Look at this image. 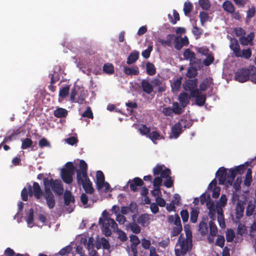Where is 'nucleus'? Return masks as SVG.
I'll return each instance as SVG.
<instances>
[{"label":"nucleus","instance_id":"f257e3e1","mask_svg":"<svg viewBox=\"0 0 256 256\" xmlns=\"http://www.w3.org/2000/svg\"><path fill=\"white\" fill-rule=\"evenodd\" d=\"M256 156L249 162L235 166L234 168L227 169L224 167H220L216 173V178L219 181L220 184L224 185V190L226 192H237L240 190L242 178L241 176L235 178L238 175H242L248 170V168L252 170L254 166L253 163Z\"/></svg>","mask_w":256,"mask_h":256},{"label":"nucleus","instance_id":"f03ea898","mask_svg":"<svg viewBox=\"0 0 256 256\" xmlns=\"http://www.w3.org/2000/svg\"><path fill=\"white\" fill-rule=\"evenodd\" d=\"M154 178V189L150 190V192H160V186L162 184L163 178H165L171 174L170 168H166L164 164H157L152 169Z\"/></svg>","mask_w":256,"mask_h":256},{"label":"nucleus","instance_id":"7ed1b4c3","mask_svg":"<svg viewBox=\"0 0 256 256\" xmlns=\"http://www.w3.org/2000/svg\"><path fill=\"white\" fill-rule=\"evenodd\" d=\"M43 182L44 192H70L68 190H64L62 182L59 179L46 177L44 178Z\"/></svg>","mask_w":256,"mask_h":256},{"label":"nucleus","instance_id":"20e7f679","mask_svg":"<svg viewBox=\"0 0 256 256\" xmlns=\"http://www.w3.org/2000/svg\"><path fill=\"white\" fill-rule=\"evenodd\" d=\"M76 168L72 162H67L64 168L61 169L60 176L62 180L67 184L72 182V176L74 174Z\"/></svg>","mask_w":256,"mask_h":256},{"label":"nucleus","instance_id":"39448f33","mask_svg":"<svg viewBox=\"0 0 256 256\" xmlns=\"http://www.w3.org/2000/svg\"><path fill=\"white\" fill-rule=\"evenodd\" d=\"M96 188L99 192H108L110 188V184L105 180V176L103 172L98 170L96 172Z\"/></svg>","mask_w":256,"mask_h":256},{"label":"nucleus","instance_id":"423d86ee","mask_svg":"<svg viewBox=\"0 0 256 256\" xmlns=\"http://www.w3.org/2000/svg\"><path fill=\"white\" fill-rule=\"evenodd\" d=\"M85 100L84 90L82 88L74 85L72 89L70 100L72 102L82 104Z\"/></svg>","mask_w":256,"mask_h":256},{"label":"nucleus","instance_id":"0eeeda50","mask_svg":"<svg viewBox=\"0 0 256 256\" xmlns=\"http://www.w3.org/2000/svg\"><path fill=\"white\" fill-rule=\"evenodd\" d=\"M142 180L139 177H135L132 179L129 180L126 184L123 186V190L125 192L129 190V188L131 191L136 192L140 190V192L142 189Z\"/></svg>","mask_w":256,"mask_h":256},{"label":"nucleus","instance_id":"6e6552de","mask_svg":"<svg viewBox=\"0 0 256 256\" xmlns=\"http://www.w3.org/2000/svg\"><path fill=\"white\" fill-rule=\"evenodd\" d=\"M182 235H180L178 242L180 243V248L175 249L176 256H184L191 249L192 246V240L185 238L180 240Z\"/></svg>","mask_w":256,"mask_h":256},{"label":"nucleus","instance_id":"1a4fd4ad","mask_svg":"<svg viewBox=\"0 0 256 256\" xmlns=\"http://www.w3.org/2000/svg\"><path fill=\"white\" fill-rule=\"evenodd\" d=\"M76 181L78 186H82L85 192H94L92 182L86 175V176H80V174L76 176Z\"/></svg>","mask_w":256,"mask_h":256},{"label":"nucleus","instance_id":"9d476101","mask_svg":"<svg viewBox=\"0 0 256 256\" xmlns=\"http://www.w3.org/2000/svg\"><path fill=\"white\" fill-rule=\"evenodd\" d=\"M234 79L240 82H244L250 80L249 66L248 68H239L234 74Z\"/></svg>","mask_w":256,"mask_h":256},{"label":"nucleus","instance_id":"9b49d317","mask_svg":"<svg viewBox=\"0 0 256 256\" xmlns=\"http://www.w3.org/2000/svg\"><path fill=\"white\" fill-rule=\"evenodd\" d=\"M64 204L66 206L68 207L66 208V210L68 212L70 213L74 210V198L72 194V193H64Z\"/></svg>","mask_w":256,"mask_h":256},{"label":"nucleus","instance_id":"f8f14e48","mask_svg":"<svg viewBox=\"0 0 256 256\" xmlns=\"http://www.w3.org/2000/svg\"><path fill=\"white\" fill-rule=\"evenodd\" d=\"M191 96L196 98V103L198 106H202L205 104L206 96L205 94H202L198 89L192 92Z\"/></svg>","mask_w":256,"mask_h":256},{"label":"nucleus","instance_id":"ddd939ff","mask_svg":"<svg viewBox=\"0 0 256 256\" xmlns=\"http://www.w3.org/2000/svg\"><path fill=\"white\" fill-rule=\"evenodd\" d=\"M143 181L142 189L141 192H148L149 188H151L152 184V189H154V178L150 174L145 176L142 179Z\"/></svg>","mask_w":256,"mask_h":256},{"label":"nucleus","instance_id":"4468645a","mask_svg":"<svg viewBox=\"0 0 256 256\" xmlns=\"http://www.w3.org/2000/svg\"><path fill=\"white\" fill-rule=\"evenodd\" d=\"M198 84V79L194 78L192 80H186L183 84V88L186 91H190L191 94L194 90H196Z\"/></svg>","mask_w":256,"mask_h":256},{"label":"nucleus","instance_id":"2eb2a0df","mask_svg":"<svg viewBox=\"0 0 256 256\" xmlns=\"http://www.w3.org/2000/svg\"><path fill=\"white\" fill-rule=\"evenodd\" d=\"M182 126L180 122H178L172 127L170 138H177L182 132Z\"/></svg>","mask_w":256,"mask_h":256},{"label":"nucleus","instance_id":"dca6fc26","mask_svg":"<svg viewBox=\"0 0 256 256\" xmlns=\"http://www.w3.org/2000/svg\"><path fill=\"white\" fill-rule=\"evenodd\" d=\"M219 181L217 178H215L209 184L207 190L208 192H220L221 188L220 186ZM223 186L222 184H221Z\"/></svg>","mask_w":256,"mask_h":256},{"label":"nucleus","instance_id":"f3484780","mask_svg":"<svg viewBox=\"0 0 256 256\" xmlns=\"http://www.w3.org/2000/svg\"><path fill=\"white\" fill-rule=\"evenodd\" d=\"M80 169L76 170V176L80 174V176H86L88 175V164L86 162L82 160H80L79 162Z\"/></svg>","mask_w":256,"mask_h":256},{"label":"nucleus","instance_id":"a211bd4d","mask_svg":"<svg viewBox=\"0 0 256 256\" xmlns=\"http://www.w3.org/2000/svg\"><path fill=\"white\" fill-rule=\"evenodd\" d=\"M98 223L102 226V231L105 236H110L112 234V232L110 228V226L108 224V219L104 221L102 218H99Z\"/></svg>","mask_w":256,"mask_h":256},{"label":"nucleus","instance_id":"6ab92c4d","mask_svg":"<svg viewBox=\"0 0 256 256\" xmlns=\"http://www.w3.org/2000/svg\"><path fill=\"white\" fill-rule=\"evenodd\" d=\"M189 42L186 36L181 38L180 40L174 36V48L177 50H180L183 46H186L188 44Z\"/></svg>","mask_w":256,"mask_h":256},{"label":"nucleus","instance_id":"aec40b11","mask_svg":"<svg viewBox=\"0 0 256 256\" xmlns=\"http://www.w3.org/2000/svg\"><path fill=\"white\" fill-rule=\"evenodd\" d=\"M123 72L128 76H137L140 72L138 68L136 66L129 67L126 65L123 66Z\"/></svg>","mask_w":256,"mask_h":256},{"label":"nucleus","instance_id":"412c9836","mask_svg":"<svg viewBox=\"0 0 256 256\" xmlns=\"http://www.w3.org/2000/svg\"><path fill=\"white\" fill-rule=\"evenodd\" d=\"M254 38V32H250L246 36H242L240 38V41L241 44L243 46H247L249 44L252 45V40Z\"/></svg>","mask_w":256,"mask_h":256},{"label":"nucleus","instance_id":"4be33fe9","mask_svg":"<svg viewBox=\"0 0 256 256\" xmlns=\"http://www.w3.org/2000/svg\"><path fill=\"white\" fill-rule=\"evenodd\" d=\"M44 198L50 209L53 208L56 204V200L53 193H44Z\"/></svg>","mask_w":256,"mask_h":256},{"label":"nucleus","instance_id":"5701e85b","mask_svg":"<svg viewBox=\"0 0 256 256\" xmlns=\"http://www.w3.org/2000/svg\"><path fill=\"white\" fill-rule=\"evenodd\" d=\"M166 40H164L162 38H158V42L161 44V45L164 47L166 46L168 47H172V41L174 38V36L172 34H168L166 36Z\"/></svg>","mask_w":256,"mask_h":256},{"label":"nucleus","instance_id":"b1692460","mask_svg":"<svg viewBox=\"0 0 256 256\" xmlns=\"http://www.w3.org/2000/svg\"><path fill=\"white\" fill-rule=\"evenodd\" d=\"M150 215L147 214H141L137 218V222L142 226H147L150 223Z\"/></svg>","mask_w":256,"mask_h":256},{"label":"nucleus","instance_id":"393cba45","mask_svg":"<svg viewBox=\"0 0 256 256\" xmlns=\"http://www.w3.org/2000/svg\"><path fill=\"white\" fill-rule=\"evenodd\" d=\"M190 96L187 93H180L178 96V100L182 108H184L190 102Z\"/></svg>","mask_w":256,"mask_h":256},{"label":"nucleus","instance_id":"a878e982","mask_svg":"<svg viewBox=\"0 0 256 256\" xmlns=\"http://www.w3.org/2000/svg\"><path fill=\"white\" fill-rule=\"evenodd\" d=\"M142 90L147 94H150L153 91V87L147 80H142L141 82Z\"/></svg>","mask_w":256,"mask_h":256},{"label":"nucleus","instance_id":"bb28decb","mask_svg":"<svg viewBox=\"0 0 256 256\" xmlns=\"http://www.w3.org/2000/svg\"><path fill=\"white\" fill-rule=\"evenodd\" d=\"M212 80V78L210 77L206 78L204 79L200 85V90H206L213 84Z\"/></svg>","mask_w":256,"mask_h":256},{"label":"nucleus","instance_id":"cd10ccee","mask_svg":"<svg viewBox=\"0 0 256 256\" xmlns=\"http://www.w3.org/2000/svg\"><path fill=\"white\" fill-rule=\"evenodd\" d=\"M140 53L137 50H134L130 53L127 58L126 63L131 64L134 63L139 58Z\"/></svg>","mask_w":256,"mask_h":256},{"label":"nucleus","instance_id":"c85d7f7f","mask_svg":"<svg viewBox=\"0 0 256 256\" xmlns=\"http://www.w3.org/2000/svg\"><path fill=\"white\" fill-rule=\"evenodd\" d=\"M252 182V171L250 168H248L244 176V186L246 187L250 186Z\"/></svg>","mask_w":256,"mask_h":256},{"label":"nucleus","instance_id":"c756f323","mask_svg":"<svg viewBox=\"0 0 256 256\" xmlns=\"http://www.w3.org/2000/svg\"><path fill=\"white\" fill-rule=\"evenodd\" d=\"M230 47L232 50L234 56H236L238 53L240 52V46L238 41L236 39L232 40L230 42Z\"/></svg>","mask_w":256,"mask_h":256},{"label":"nucleus","instance_id":"7c9ffc66","mask_svg":"<svg viewBox=\"0 0 256 256\" xmlns=\"http://www.w3.org/2000/svg\"><path fill=\"white\" fill-rule=\"evenodd\" d=\"M222 8L226 12L230 14H232L235 10L234 5L229 0H226L223 2Z\"/></svg>","mask_w":256,"mask_h":256},{"label":"nucleus","instance_id":"2f4dec72","mask_svg":"<svg viewBox=\"0 0 256 256\" xmlns=\"http://www.w3.org/2000/svg\"><path fill=\"white\" fill-rule=\"evenodd\" d=\"M252 55V50L250 48L244 49L242 51L240 50V52L238 53L236 57L242 58L245 59H249Z\"/></svg>","mask_w":256,"mask_h":256},{"label":"nucleus","instance_id":"473e14b6","mask_svg":"<svg viewBox=\"0 0 256 256\" xmlns=\"http://www.w3.org/2000/svg\"><path fill=\"white\" fill-rule=\"evenodd\" d=\"M198 227V230L202 236H204L208 233V228L206 222L204 220L200 221Z\"/></svg>","mask_w":256,"mask_h":256},{"label":"nucleus","instance_id":"72a5a7b5","mask_svg":"<svg viewBox=\"0 0 256 256\" xmlns=\"http://www.w3.org/2000/svg\"><path fill=\"white\" fill-rule=\"evenodd\" d=\"M244 207L240 202H238L236 207V217L238 220H240L243 216Z\"/></svg>","mask_w":256,"mask_h":256},{"label":"nucleus","instance_id":"f704fd0d","mask_svg":"<svg viewBox=\"0 0 256 256\" xmlns=\"http://www.w3.org/2000/svg\"><path fill=\"white\" fill-rule=\"evenodd\" d=\"M68 114L67 110L61 108H57L54 112V116L58 118L66 117Z\"/></svg>","mask_w":256,"mask_h":256},{"label":"nucleus","instance_id":"c9c22d12","mask_svg":"<svg viewBox=\"0 0 256 256\" xmlns=\"http://www.w3.org/2000/svg\"><path fill=\"white\" fill-rule=\"evenodd\" d=\"M103 72L108 74H112L114 72V66L112 64L108 62L104 64L102 68Z\"/></svg>","mask_w":256,"mask_h":256},{"label":"nucleus","instance_id":"e433bc0d","mask_svg":"<svg viewBox=\"0 0 256 256\" xmlns=\"http://www.w3.org/2000/svg\"><path fill=\"white\" fill-rule=\"evenodd\" d=\"M190 214V222L192 223H196L197 222L199 214V210H198V208H192Z\"/></svg>","mask_w":256,"mask_h":256},{"label":"nucleus","instance_id":"4c0bfd02","mask_svg":"<svg viewBox=\"0 0 256 256\" xmlns=\"http://www.w3.org/2000/svg\"><path fill=\"white\" fill-rule=\"evenodd\" d=\"M250 79L252 82L256 84V68L254 65L249 66Z\"/></svg>","mask_w":256,"mask_h":256},{"label":"nucleus","instance_id":"58836bf2","mask_svg":"<svg viewBox=\"0 0 256 256\" xmlns=\"http://www.w3.org/2000/svg\"><path fill=\"white\" fill-rule=\"evenodd\" d=\"M171 174H169L168 176L163 178L165 180L162 181V184L167 188H170L174 186V180L170 176Z\"/></svg>","mask_w":256,"mask_h":256},{"label":"nucleus","instance_id":"ea45409f","mask_svg":"<svg viewBox=\"0 0 256 256\" xmlns=\"http://www.w3.org/2000/svg\"><path fill=\"white\" fill-rule=\"evenodd\" d=\"M148 138H149L152 142L154 143L157 140L164 138V136H162L157 131H152L150 132Z\"/></svg>","mask_w":256,"mask_h":256},{"label":"nucleus","instance_id":"a19ab883","mask_svg":"<svg viewBox=\"0 0 256 256\" xmlns=\"http://www.w3.org/2000/svg\"><path fill=\"white\" fill-rule=\"evenodd\" d=\"M146 73L150 76H154L156 73V69L154 64L150 62L146 64Z\"/></svg>","mask_w":256,"mask_h":256},{"label":"nucleus","instance_id":"79ce46f5","mask_svg":"<svg viewBox=\"0 0 256 256\" xmlns=\"http://www.w3.org/2000/svg\"><path fill=\"white\" fill-rule=\"evenodd\" d=\"M182 78L180 77L174 80L171 84L172 90V91H178L180 90L182 84Z\"/></svg>","mask_w":256,"mask_h":256},{"label":"nucleus","instance_id":"37998d69","mask_svg":"<svg viewBox=\"0 0 256 256\" xmlns=\"http://www.w3.org/2000/svg\"><path fill=\"white\" fill-rule=\"evenodd\" d=\"M70 86L68 85L60 88L58 96L62 98H65L69 94Z\"/></svg>","mask_w":256,"mask_h":256},{"label":"nucleus","instance_id":"c03bdc74","mask_svg":"<svg viewBox=\"0 0 256 256\" xmlns=\"http://www.w3.org/2000/svg\"><path fill=\"white\" fill-rule=\"evenodd\" d=\"M209 227L210 234L213 237L216 236L218 232V228L216 226L212 220L209 222Z\"/></svg>","mask_w":256,"mask_h":256},{"label":"nucleus","instance_id":"a18cd8bd","mask_svg":"<svg viewBox=\"0 0 256 256\" xmlns=\"http://www.w3.org/2000/svg\"><path fill=\"white\" fill-rule=\"evenodd\" d=\"M255 208L256 206L254 204L250 201L246 208V215L248 216H251L253 214Z\"/></svg>","mask_w":256,"mask_h":256},{"label":"nucleus","instance_id":"49530a36","mask_svg":"<svg viewBox=\"0 0 256 256\" xmlns=\"http://www.w3.org/2000/svg\"><path fill=\"white\" fill-rule=\"evenodd\" d=\"M128 227L132 232L135 234H138L140 232L141 228L140 226L136 222H133L130 223Z\"/></svg>","mask_w":256,"mask_h":256},{"label":"nucleus","instance_id":"de8ad7c7","mask_svg":"<svg viewBox=\"0 0 256 256\" xmlns=\"http://www.w3.org/2000/svg\"><path fill=\"white\" fill-rule=\"evenodd\" d=\"M193 8L192 4L189 2H186L184 5V12L186 16L189 14Z\"/></svg>","mask_w":256,"mask_h":256},{"label":"nucleus","instance_id":"09e8293b","mask_svg":"<svg viewBox=\"0 0 256 256\" xmlns=\"http://www.w3.org/2000/svg\"><path fill=\"white\" fill-rule=\"evenodd\" d=\"M138 130L142 135L146 136L148 137L150 132V128L147 127L145 124H142L138 128Z\"/></svg>","mask_w":256,"mask_h":256},{"label":"nucleus","instance_id":"8fccbe9b","mask_svg":"<svg viewBox=\"0 0 256 256\" xmlns=\"http://www.w3.org/2000/svg\"><path fill=\"white\" fill-rule=\"evenodd\" d=\"M33 144L32 140L29 138H26L24 140H22V144L21 148L22 150H26L28 148H30Z\"/></svg>","mask_w":256,"mask_h":256},{"label":"nucleus","instance_id":"3c124183","mask_svg":"<svg viewBox=\"0 0 256 256\" xmlns=\"http://www.w3.org/2000/svg\"><path fill=\"white\" fill-rule=\"evenodd\" d=\"M235 236V234L232 229H228L226 232V237L228 242H232L233 241Z\"/></svg>","mask_w":256,"mask_h":256},{"label":"nucleus","instance_id":"603ef678","mask_svg":"<svg viewBox=\"0 0 256 256\" xmlns=\"http://www.w3.org/2000/svg\"><path fill=\"white\" fill-rule=\"evenodd\" d=\"M34 210L32 208H30L26 220L28 226L30 228H32L33 226L32 224L34 220Z\"/></svg>","mask_w":256,"mask_h":256},{"label":"nucleus","instance_id":"864d4df0","mask_svg":"<svg viewBox=\"0 0 256 256\" xmlns=\"http://www.w3.org/2000/svg\"><path fill=\"white\" fill-rule=\"evenodd\" d=\"M172 110L174 113L176 114H180L182 113V108H181L178 102H174L172 104Z\"/></svg>","mask_w":256,"mask_h":256},{"label":"nucleus","instance_id":"5fc2aeb1","mask_svg":"<svg viewBox=\"0 0 256 256\" xmlns=\"http://www.w3.org/2000/svg\"><path fill=\"white\" fill-rule=\"evenodd\" d=\"M194 52L190 50V48H187L184 50L183 53L184 58L186 60H190L192 56H194Z\"/></svg>","mask_w":256,"mask_h":256},{"label":"nucleus","instance_id":"6e6d98bb","mask_svg":"<svg viewBox=\"0 0 256 256\" xmlns=\"http://www.w3.org/2000/svg\"><path fill=\"white\" fill-rule=\"evenodd\" d=\"M199 4L202 10H208L210 7L209 0H199Z\"/></svg>","mask_w":256,"mask_h":256},{"label":"nucleus","instance_id":"4d7b16f0","mask_svg":"<svg viewBox=\"0 0 256 256\" xmlns=\"http://www.w3.org/2000/svg\"><path fill=\"white\" fill-rule=\"evenodd\" d=\"M205 201L209 210H215L214 202L211 200L210 194L208 195L207 199H205Z\"/></svg>","mask_w":256,"mask_h":256},{"label":"nucleus","instance_id":"13d9d810","mask_svg":"<svg viewBox=\"0 0 256 256\" xmlns=\"http://www.w3.org/2000/svg\"><path fill=\"white\" fill-rule=\"evenodd\" d=\"M246 232L247 230L246 226L242 223L239 224L237 228V234L242 236L243 234H246Z\"/></svg>","mask_w":256,"mask_h":256},{"label":"nucleus","instance_id":"bf43d9fd","mask_svg":"<svg viewBox=\"0 0 256 256\" xmlns=\"http://www.w3.org/2000/svg\"><path fill=\"white\" fill-rule=\"evenodd\" d=\"M182 230V226H176L172 228L171 232V237L176 236L178 235Z\"/></svg>","mask_w":256,"mask_h":256},{"label":"nucleus","instance_id":"052dcab7","mask_svg":"<svg viewBox=\"0 0 256 256\" xmlns=\"http://www.w3.org/2000/svg\"><path fill=\"white\" fill-rule=\"evenodd\" d=\"M116 232L118 234V238L120 240V241L122 242H124L128 240L126 234L124 231L118 229L116 230Z\"/></svg>","mask_w":256,"mask_h":256},{"label":"nucleus","instance_id":"680f3d73","mask_svg":"<svg viewBox=\"0 0 256 256\" xmlns=\"http://www.w3.org/2000/svg\"><path fill=\"white\" fill-rule=\"evenodd\" d=\"M173 15L174 17V19H172V16H170V14H168V16L170 18V22L174 24L176 23L177 21L180 20V16L178 13L177 12V11L175 10H173Z\"/></svg>","mask_w":256,"mask_h":256},{"label":"nucleus","instance_id":"e2e57ef3","mask_svg":"<svg viewBox=\"0 0 256 256\" xmlns=\"http://www.w3.org/2000/svg\"><path fill=\"white\" fill-rule=\"evenodd\" d=\"M200 18L201 24L202 26L204 22L208 20V14L205 12H201L200 13Z\"/></svg>","mask_w":256,"mask_h":256},{"label":"nucleus","instance_id":"0e129e2a","mask_svg":"<svg viewBox=\"0 0 256 256\" xmlns=\"http://www.w3.org/2000/svg\"><path fill=\"white\" fill-rule=\"evenodd\" d=\"M224 242L225 240L224 236H222L219 235L218 236V238L216 241L215 244L222 248L224 244Z\"/></svg>","mask_w":256,"mask_h":256},{"label":"nucleus","instance_id":"69168bd1","mask_svg":"<svg viewBox=\"0 0 256 256\" xmlns=\"http://www.w3.org/2000/svg\"><path fill=\"white\" fill-rule=\"evenodd\" d=\"M82 116L93 119L94 116L90 107H88L86 110L82 113Z\"/></svg>","mask_w":256,"mask_h":256},{"label":"nucleus","instance_id":"338daca9","mask_svg":"<svg viewBox=\"0 0 256 256\" xmlns=\"http://www.w3.org/2000/svg\"><path fill=\"white\" fill-rule=\"evenodd\" d=\"M38 146L42 148L44 147H50V144L46 138H43L40 140Z\"/></svg>","mask_w":256,"mask_h":256},{"label":"nucleus","instance_id":"774afa93","mask_svg":"<svg viewBox=\"0 0 256 256\" xmlns=\"http://www.w3.org/2000/svg\"><path fill=\"white\" fill-rule=\"evenodd\" d=\"M214 60V57L212 54H208L204 60L203 64L206 66H208L212 64Z\"/></svg>","mask_w":256,"mask_h":256}]
</instances>
